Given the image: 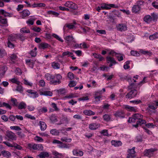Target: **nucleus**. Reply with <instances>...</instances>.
Masks as SVG:
<instances>
[{"mask_svg":"<svg viewBox=\"0 0 158 158\" xmlns=\"http://www.w3.org/2000/svg\"><path fill=\"white\" fill-rule=\"evenodd\" d=\"M143 116L139 114H135L132 115V117L129 118L128 122L129 123L136 122L135 125H133V126L137 128L139 125L141 126L142 124H145V120L142 119Z\"/></svg>","mask_w":158,"mask_h":158,"instance_id":"1","label":"nucleus"},{"mask_svg":"<svg viewBox=\"0 0 158 158\" xmlns=\"http://www.w3.org/2000/svg\"><path fill=\"white\" fill-rule=\"evenodd\" d=\"M45 78L46 80L49 81L51 85H56L61 83L60 79L62 76L59 74H55V75L47 73L45 75Z\"/></svg>","mask_w":158,"mask_h":158,"instance_id":"2","label":"nucleus"},{"mask_svg":"<svg viewBox=\"0 0 158 158\" xmlns=\"http://www.w3.org/2000/svg\"><path fill=\"white\" fill-rule=\"evenodd\" d=\"M28 146L30 148L35 150H42L43 148L41 144H28Z\"/></svg>","mask_w":158,"mask_h":158,"instance_id":"3","label":"nucleus"},{"mask_svg":"<svg viewBox=\"0 0 158 158\" xmlns=\"http://www.w3.org/2000/svg\"><path fill=\"white\" fill-rule=\"evenodd\" d=\"M138 92L136 89L131 90L126 95V97L128 98H131L136 97Z\"/></svg>","mask_w":158,"mask_h":158,"instance_id":"4","label":"nucleus"},{"mask_svg":"<svg viewBox=\"0 0 158 158\" xmlns=\"http://www.w3.org/2000/svg\"><path fill=\"white\" fill-rule=\"evenodd\" d=\"M157 150L156 148H151L150 149L146 150L144 152V155L148 157H150L153 156V152Z\"/></svg>","mask_w":158,"mask_h":158,"instance_id":"5","label":"nucleus"},{"mask_svg":"<svg viewBox=\"0 0 158 158\" xmlns=\"http://www.w3.org/2000/svg\"><path fill=\"white\" fill-rule=\"evenodd\" d=\"M64 6L71 9H76L77 7V5L71 1H67L64 4Z\"/></svg>","mask_w":158,"mask_h":158,"instance_id":"6","label":"nucleus"},{"mask_svg":"<svg viewBox=\"0 0 158 158\" xmlns=\"http://www.w3.org/2000/svg\"><path fill=\"white\" fill-rule=\"evenodd\" d=\"M135 148L134 147L132 149H129L128 150V153L127 154V158H134L135 156Z\"/></svg>","mask_w":158,"mask_h":158,"instance_id":"7","label":"nucleus"},{"mask_svg":"<svg viewBox=\"0 0 158 158\" xmlns=\"http://www.w3.org/2000/svg\"><path fill=\"white\" fill-rule=\"evenodd\" d=\"M106 60L107 63H110L109 65V67H110L113 65L117 63V62L114 59L113 57L109 56H108L106 57Z\"/></svg>","mask_w":158,"mask_h":158,"instance_id":"8","label":"nucleus"},{"mask_svg":"<svg viewBox=\"0 0 158 158\" xmlns=\"http://www.w3.org/2000/svg\"><path fill=\"white\" fill-rule=\"evenodd\" d=\"M6 136L9 138L8 140H15L16 139V136L11 131L7 133Z\"/></svg>","mask_w":158,"mask_h":158,"instance_id":"9","label":"nucleus"},{"mask_svg":"<svg viewBox=\"0 0 158 158\" xmlns=\"http://www.w3.org/2000/svg\"><path fill=\"white\" fill-rule=\"evenodd\" d=\"M117 30L120 31H125L127 30V25L125 23L118 24L117 26Z\"/></svg>","mask_w":158,"mask_h":158,"instance_id":"10","label":"nucleus"},{"mask_svg":"<svg viewBox=\"0 0 158 158\" xmlns=\"http://www.w3.org/2000/svg\"><path fill=\"white\" fill-rule=\"evenodd\" d=\"M115 7V8H117L118 7V6H115V5L114 4H105L104 5H102L101 6V8H102V10H108L110 9L111 8V7Z\"/></svg>","mask_w":158,"mask_h":158,"instance_id":"11","label":"nucleus"},{"mask_svg":"<svg viewBox=\"0 0 158 158\" xmlns=\"http://www.w3.org/2000/svg\"><path fill=\"white\" fill-rule=\"evenodd\" d=\"M21 16L22 18H24L28 16L30 14V12L27 10H24L20 13Z\"/></svg>","mask_w":158,"mask_h":158,"instance_id":"12","label":"nucleus"},{"mask_svg":"<svg viewBox=\"0 0 158 158\" xmlns=\"http://www.w3.org/2000/svg\"><path fill=\"white\" fill-rule=\"evenodd\" d=\"M69 120L66 117L63 116L60 119V122L56 124L57 125H60L62 124L68 123Z\"/></svg>","mask_w":158,"mask_h":158,"instance_id":"13","label":"nucleus"},{"mask_svg":"<svg viewBox=\"0 0 158 158\" xmlns=\"http://www.w3.org/2000/svg\"><path fill=\"white\" fill-rule=\"evenodd\" d=\"M100 124L96 123H93L89 125V127L91 130H96L100 127Z\"/></svg>","mask_w":158,"mask_h":158,"instance_id":"14","label":"nucleus"},{"mask_svg":"<svg viewBox=\"0 0 158 158\" xmlns=\"http://www.w3.org/2000/svg\"><path fill=\"white\" fill-rule=\"evenodd\" d=\"M73 155L74 156H82L83 154V152L82 151H79L77 149H74L73 151Z\"/></svg>","mask_w":158,"mask_h":158,"instance_id":"15","label":"nucleus"},{"mask_svg":"<svg viewBox=\"0 0 158 158\" xmlns=\"http://www.w3.org/2000/svg\"><path fill=\"white\" fill-rule=\"evenodd\" d=\"M1 153L4 157H6L7 158H9L11 156V153L8 151L3 150L1 151Z\"/></svg>","mask_w":158,"mask_h":158,"instance_id":"16","label":"nucleus"},{"mask_svg":"<svg viewBox=\"0 0 158 158\" xmlns=\"http://www.w3.org/2000/svg\"><path fill=\"white\" fill-rule=\"evenodd\" d=\"M48 153L47 152H41L40 154L37 155V158H45V157H48Z\"/></svg>","mask_w":158,"mask_h":158,"instance_id":"17","label":"nucleus"},{"mask_svg":"<svg viewBox=\"0 0 158 158\" xmlns=\"http://www.w3.org/2000/svg\"><path fill=\"white\" fill-rule=\"evenodd\" d=\"M33 90L31 89H28L27 91V92L29 93H30L32 94L31 97L33 98H35L37 97L38 96V94L36 92H34L33 91Z\"/></svg>","mask_w":158,"mask_h":158,"instance_id":"18","label":"nucleus"},{"mask_svg":"<svg viewBox=\"0 0 158 158\" xmlns=\"http://www.w3.org/2000/svg\"><path fill=\"white\" fill-rule=\"evenodd\" d=\"M112 145L114 146L115 147H118L122 145V143L120 141H116L115 140H112L111 141Z\"/></svg>","mask_w":158,"mask_h":158,"instance_id":"19","label":"nucleus"},{"mask_svg":"<svg viewBox=\"0 0 158 158\" xmlns=\"http://www.w3.org/2000/svg\"><path fill=\"white\" fill-rule=\"evenodd\" d=\"M35 60H26V63L31 68H33Z\"/></svg>","mask_w":158,"mask_h":158,"instance_id":"20","label":"nucleus"},{"mask_svg":"<svg viewBox=\"0 0 158 158\" xmlns=\"http://www.w3.org/2000/svg\"><path fill=\"white\" fill-rule=\"evenodd\" d=\"M40 129L41 131L45 130L47 128V125L44 122L40 121L39 122Z\"/></svg>","mask_w":158,"mask_h":158,"instance_id":"21","label":"nucleus"},{"mask_svg":"<svg viewBox=\"0 0 158 158\" xmlns=\"http://www.w3.org/2000/svg\"><path fill=\"white\" fill-rule=\"evenodd\" d=\"M40 94L41 95H44L45 96H52V93L49 91H44L41 92L40 93Z\"/></svg>","mask_w":158,"mask_h":158,"instance_id":"22","label":"nucleus"},{"mask_svg":"<svg viewBox=\"0 0 158 158\" xmlns=\"http://www.w3.org/2000/svg\"><path fill=\"white\" fill-rule=\"evenodd\" d=\"M114 115L116 117H119L124 118V116L123 113L122 111H117L114 114Z\"/></svg>","mask_w":158,"mask_h":158,"instance_id":"23","label":"nucleus"},{"mask_svg":"<svg viewBox=\"0 0 158 158\" xmlns=\"http://www.w3.org/2000/svg\"><path fill=\"white\" fill-rule=\"evenodd\" d=\"M5 107L6 108L11 109V107L9 103H6L5 102H0V107Z\"/></svg>","mask_w":158,"mask_h":158,"instance_id":"24","label":"nucleus"},{"mask_svg":"<svg viewBox=\"0 0 158 158\" xmlns=\"http://www.w3.org/2000/svg\"><path fill=\"white\" fill-rule=\"evenodd\" d=\"M140 9V7L137 5H134L132 7V11L133 12L136 13L139 11Z\"/></svg>","mask_w":158,"mask_h":158,"instance_id":"25","label":"nucleus"},{"mask_svg":"<svg viewBox=\"0 0 158 158\" xmlns=\"http://www.w3.org/2000/svg\"><path fill=\"white\" fill-rule=\"evenodd\" d=\"M158 38V33H156L152 35H150L149 38L151 40H153Z\"/></svg>","mask_w":158,"mask_h":158,"instance_id":"26","label":"nucleus"},{"mask_svg":"<svg viewBox=\"0 0 158 158\" xmlns=\"http://www.w3.org/2000/svg\"><path fill=\"white\" fill-rule=\"evenodd\" d=\"M86 115H93L95 114V113L90 110H85L83 112Z\"/></svg>","mask_w":158,"mask_h":158,"instance_id":"27","label":"nucleus"},{"mask_svg":"<svg viewBox=\"0 0 158 158\" xmlns=\"http://www.w3.org/2000/svg\"><path fill=\"white\" fill-rule=\"evenodd\" d=\"M144 20L147 23H150L152 21L151 16L150 15L145 16L144 18Z\"/></svg>","mask_w":158,"mask_h":158,"instance_id":"28","label":"nucleus"},{"mask_svg":"<svg viewBox=\"0 0 158 158\" xmlns=\"http://www.w3.org/2000/svg\"><path fill=\"white\" fill-rule=\"evenodd\" d=\"M11 102L13 103L12 105L14 106H17L18 105V103L17 99L15 98H11L10 101L8 102L9 103H10V102Z\"/></svg>","mask_w":158,"mask_h":158,"instance_id":"29","label":"nucleus"},{"mask_svg":"<svg viewBox=\"0 0 158 158\" xmlns=\"http://www.w3.org/2000/svg\"><path fill=\"white\" fill-rule=\"evenodd\" d=\"M18 109H25L27 107L26 104L23 102H21L18 105Z\"/></svg>","mask_w":158,"mask_h":158,"instance_id":"30","label":"nucleus"},{"mask_svg":"<svg viewBox=\"0 0 158 158\" xmlns=\"http://www.w3.org/2000/svg\"><path fill=\"white\" fill-rule=\"evenodd\" d=\"M103 118L104 120L106 122H109L111 120L110 116L107 114H105L103 116Z\"/></svg>","mask_w":158,"mask_h":158,"instance_id":"31","label":"nucleus"},{"mask_svg":"<svg viewBox=\"0 0 158 158\" xmlns=\"http://www.w3.org/2000/svg\"><path fill=\"white\" fill-rule=\"evenodd\" d=\"M52 154L58 158H60L62 157V154L58 153L56 151H53Z\"/></svg>","mask_w":158,"mask_h":158,"instance_id":"32","label":"nucleus"},{"mask_svg":"<svg viewBox=\"0 0 158 158\" xmlns=\"http://www.w3.org/2000/svg\"><path fill=\"white\" fill-rule=\"evenodd\" d=\"M48 44L42 43H41L39 46V48H40L44 49L45 48H47L48 47Z\"/></svg>","mask_w":158,"mask_h":158,"instance_id":"33","label":"nucleus"},{"mask_svg":"<svg viewBox=\"0 0 158 158\" xmlns=\"http://www.w3.org/2000/svg\"><path fill=\"white\" fill-rule=\"evenodd\" d=\"M50 120L52 123H54L58 121L57 117L54 115H52L50 117Z\"/></svg>","mask_w":158,"mask_h":158,"instance_id":"34","label":"nucleus"},{"mask_svg":"<svg viewBox=\"0 0 158 158\" xmlns=\"http://www.w3.org/2000/svg\"><path fill=\"white\" fill-rule=\"evenodd\" d=\"M50 132L52 135H58L59 133V131L56 129H53L51 130Z\"/></svg>","mask_w":158,"mask_h":158,"instance_id":"35","label":"nucleus"},{"mask_svg":"<svg viewBox=\"0 0 158 158\" xmlns=\"http://www.w3.org/2000/svg\"><path fill=\"white\" fill-rule=\"evenodd\" d=\"M65 27L69 29H72L75 27L74 25L72 23L66 24L64 28Z\"/></svg>","mask_w":158,"mask_h":158,"instance_id":"36","label":"nucleus"},{"mask_svg":"<svg viewBox=\"0 0 158 158\" xmlns=\"http://www.w3.org/2000/svg\"><path fill=\"white\" fill-rule=\"evenodd\" d=\"M52 66L54 69H59L60 67V64L59 63L54 62L52 63Z\"/></svg>","mask_w":158,"mask_h":158,"instance_id":"37","label":"nucleus"},{"mask_svg":"<svg viewBox=\"0 0 158 158\" xmlns=\"http://www.w3.org/2000/svg\"><path fill=\"white\" fill-rule=\"evenodd\" d=\"M130 53L131 54L134 56H139L140 55L139 53L137 51H131Z\"/></svg>","mask_w":158,"mask_h":158,"instance_id":"38","label":"nucleus"},{"mask_svg":"<svg viewBox=\"0 0 158 158\" xmlns=\"http://www.w3.org/2000/svg\"><path fill=\"white\" fill-rule=\"evenodd\" d=\"M73 39L74 38L72 35L67 36L65 38V39L66 40L69 42H71L72 41H73Z\"/></svg>","mask_w":158,"mask_h":158,"instance_id":"39","label":"nucleus"},{"mask_svg":"<svg viewBox=\"0 0 158 158\" xmlns=\"http://www.w3.org/2000/svg\"><path fill=\"white\" fill-rule=\"evenodd\" d=\"M20 31L21 32H23L26 33H29L30 31L26 27H23L21 29Z\"/></svg>","mask_w":158,"mask_h":158,"instance_id":"40","label":"nucleus"},{"mask_svg":"<svg viewBox=\"0 0 158 158\" xmlns=\"http://www.w3.org/2000/svg\"><path fill=\"white\" fill-rule=\"evenodd\" d=\"M144 3V2L141 0H139L136 3L137 5L139 7H140V8H141L142 6L143 5Z\"/></svg>","mask_w":158,"mask_h":158,"instance_id":"41","label":"nucleus"},{"mask_svg":"<svg viewBox=\"0 0 158 158\" xmlns=\"http://www.w3.org/2000/svg\"><path fill=\"white\" fill-rule=\"evenodd\" d=\"M0 23L2 24H6L7 23V19L0 16Z\"/></svg>","mask_w":158,"mask_h":158,"instance_id":"42","label":"nucleus"},{"mask_svg":"<svg viewBox=\"0 0 158 158\" xmlns=\"http://www.w3.org/2000/svg\"><path fill=\"white\" fill-rule=\"evenodd\" d=\"M13 144L14 145H13L12 147H14L15 149H18L19 150H21L22 149V148L21 146L18 144L16 143H14Z\"/></svg>","mask_w":158,"mask_h":158,"instance_id":"43","label":"nucleus"},{"mask_svg":"<svg viewBox=\"0 0 158 158\" xmlns=\"http://www.w3.org/2000/svg\"><path fill=\"white\" fill-rule=\"evenodd\" d=\"M34 139L35 141L40 142H43V139L41 137L36 136L34 138Z\"/></svg>","mask_w":158,"mask_h":158,"instance_id":"44","label":"nucleus"},{"mask_svg":"<svg viewBox=\"0 0 158 158\" xmlns=\"http://www.w3.org/2000/svg\"><path fill=\"white\" fill-rule=\"evenodd\" d=\"M58 147L62 148H69V147L66 144H64L62 142L60 144L58 145Z\"/></svg>","mask_w":158,"mask_h":158,"instance_id":"45","label":"nucleus"},{"mask_svg":"<svg viewBox=\"0 0 158 158\" xmlns=\"http://www.w3.org/2000/svg\"><path fill=\"white\" fill-rule=\"evenodd\" d=\"M17 37L21 40L24 41L25 39V37L21 34H19L17 35Z\"/></svg>","mask_w":158,"mask_h":158,"instance_id":"46","label":"nucleus"},{"mask_svg":"<svg viewBox=\"0 0 158 158\" xmlns=\"http://www.w3.org/2000/svg\"><path fill=\"white\" fill-rule=\"evenodd\" d=\"M10 128L11 129L14 130L16 131H20L21 129L18 126H11Z\"/></svg>","mask_w":158,"mask_h":158,"instance_id":"47","label":"nucleus"},{"mask_svg":"<svg viewBox=\"0 0 158 158\" xmlns=\"http://www.w3.org/2000/svg\"><path fill=\"white\" fill-rule=\"evenodd\" d=\"M77 84V82L74 81H71L69 82V85L70 87H73L75 86Z\"/></svg>","mask_w":158,"mask_h":158,"instance_id":"48","label":"nucleus"},{"mask_svg":"<svg viewBox=\"0 0 158 158\" xmlns=\"http://www.w3.org/2000/svg\"><path fill=\"white\" fill-rule=\"evenodd\" d=\"M68 77L70 80L73 79L74 77V74H73V73L70 72H69L68 73Z\"/></svg>","mask_w":158,"mask_h":158,"instance_id":"49","label":"nucleus"},{"mask_svg":"<svg viewBox=\"0 0 158 158\" xmlns=\"http://www.w3.org/2000/svg\"><path fill=\"white\" fill-rule=\"evenodd\" d=\"M73 55V53L72 52H70L68 51L64 52L62 53V56H63L67 55L70 56V55Z\"/></svg>","mask_w":158,"mask_h":158,"instance_id":"50","label":"nucleus"},{"mask_svg":"<svg viewBox=\"0 0 158 158\" xmlns=\"http://www.w3.org/2000/svg\"><path fill=\"white\" fill-rule=\"evenodd\" d=\"M8 40V41L12 42L15 40V38L14 36H9Z\"/></svg>","mask_w":158,"mask_h":158,"instance_id":"51","label":"nucleus"},{"mask_svg":"<svg viewBox=\"0 0 158 158\" xmlns=\"http://www.w3.org/2000/svg\"><path fill=\"white\" fill-rule=\"evenodd\" d=\"M52 36L54 37H55V38L57 40H58L59 41H60V42H63V40H62L59 37V36L58 35H57L56 34H53L52 35Z\"/></svg>","mask_w":158,"mask_h":158,"instance_id":"52","label":"nucleus"},{"mask_svg":"<svg viewBox=\"0 0 158 158\" xmlns=\"http://www.w3.org/2000/svg\"><path fill=\"white\" fill-rule=\"evenodd\" d=\"M83 31L85 33H87V32H89L90 30V28L88 27H81Z\"/></svg>","mask_w":158,"mask_h":158,"instance_id":"53","label":"nucleus"},{"mask_svg":"<svg viewBox=\"0 0 158 158\" xmlns=\"http://www.w3.org/2000/svg\"><path fill=\"white\" fill-rule=\"evenodd\" d=\"M151 16L152 21H155L157 18V15L154 13L152 14Z\"/></svg>","mask_w":158,"mask_h":158,"instance_id":"54","label":"nucleus"},{"mask_svg":"<svg viewBox=\"0 0 158 158\" xmlns=\"http://www.w3.org/2000/svg\"><path fill=\"white\" fill-rule=\"evenodd\" d=\"M17 134L19 135V137L20 138H23L25 136V135L21 131H18Z\"/></svg>","mask_w":158,"mask_h":158,"instance_id":"55","label":"nucleus"},{"mask_svg":"<svg viewBox=\"0 0 158 158\" xmlns=\"http://www.w3.org/2000/svg\"><path fill=\"white\" fill-rule=\"evenodd\" d=\"M76 96L74 94L71 93L69 95H67L65 97V98H71L74 97H75Z\"/></svg>","mask_w":158,"mask_h":158,"instance_id":"56","label":"nucleus"},{"mask_svg":"<svg viewBox=\"0 0 158 158\" xmlns=\"http://www.w3.org/2000/svg\"><path fill=\"white\" fill-rule=\"evenodd\" d=\"M25 117L32 120H35V117L28 114H26L25 115Z\"/></svg>","mask_w":158,"mask_h":158,"instance_id":"57","label":"nucleus"},{"mask_svg":"<svg viewBox=\"0 0 158 158\" xmlns=\"http://www.w3.org/2000/svg\"><path fill=\"white\" fill-rule=\"evenodd\" d=\"M97 33L101 34H106V31L105 30H98L96 31Z\"/></svg>","mask_w":158,"mask_h":158,"instance_id":"58","label":"nucleus"},{"mask_svg":"<svg viewBox=\"0 0 158 158\" xmlns=\"http://www.w3.org/2000/svg\"><path fill=\"white\" fill-rule=\"evenodd\" d=\"M16 90L20 93H22L23 91L22 86L20 85H18L17 87Z\"/></svg>","mask_w":158,"mask_h":158,"instance_id":"59","label":"nucleus"},{"mask_svg":"<svg viewBox=\"0 0 158 158\" xmlns=\"http://www.w3.org/2000/svg\"><path fill=\"white\" fill-rule=\"evenodd\" d=\"M59 93L61 94H64L66 92V90L64 89H61L58 90Z\"/></svg>","mask_w":158,"mask_h":158,"instance_id":"60","label":"nucleus"},{"mask_svg":"<svg viewBox=\"0 0 158 158\" xmlns=\"http://www.w3.org/2000/svg\"><path fill=\"white\" fill-rule=\"evenodd\" d=\"M32 29L34 31L38 32H40L41 31V29L39 27H34Z\"/></svg>","mask_w":158,"mask_h":158,"instance_id":"61","label":"nucleus"},{"mask_svg":"<svg viewBox=\"0 0 158 158\" xmlns=\"http://www.w3.org/2000/svg\"><path fill=\"white\" fill-rule=\"evenodd\" d=\"M153 104V106H151L152 107V108H151V109H155L156 108L158 107V101L155 102Z\"/></svg>","mask_w":158,"mask_h":158,"instance_id":"62","label":"nucleus"},{"mask_svg":"<svg viewBox=\"0 0 158 158\" xmlns=\"http://www.w3.org/2000/svg\"><path fill=\"white\" fill-rule=\"evenodd\" d=\"M152 5L155 8L158 9V3L157 2H154L152 3Z\"/></svg>","mask_w":158,"mask_h":158,"instance_id":"63","label":"nucleus"},{"mask_svg":"<svg viewBox=\"0 0 158 158\" xmlns=\"http://www.w3.org/2000/svg\"><path fill=\"white\" fill-rule=\"evenodd\" d=\"M101 134H103L104 135L107 136L108 135V131L107 130H103Z\"/></svg>","mask_w":158,"mask_h":158,"instance_id":"64","label":"nucleus"}]
</instances>
